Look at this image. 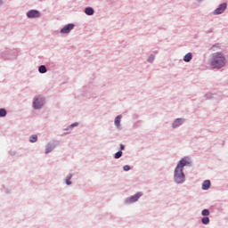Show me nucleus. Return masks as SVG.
<instances>
[{"mask_svg":"<svg viewBox=\"0 0 228 228\" xmlns=\"http://www.w3.org/2000/svg\"><path fill=\"white\" fill-rule=\"evenodd\" d=\"M200 222L203 223V224H208V223H210V219L208 217H203Z\"/></svg>","mask_w":228,"mask_h":228,"instance_id":"obj_14","label":"nucleus"},{"mask_svg":"<svg viewBox=\"0 0 228 228\" xmlns=\"http://www.w3.org/2000/svg\"><path fill=\"white\" fill-rule=\"evenodd\" d=\"M119 149H120L121 151H123V150H125V146H123V144H120V145H119Z\"/></svg>","mask_w":228,"mask_h":228,"instance_id":"obj_23","label":"nucleus"},{"mask_svg":"<svg viewBox=\"0 0 228 228\" xmlns=\"http://www.w3.org/2000/svg\"><path fill=\"white\" fill-rule=\"evenodd\" d=\"M183 123V118H177L176 121H175V123H173V128H177Z\"/></svg>","mask_w":228,"mask_h":228,"instance_id":"obj_8","label":"nucleus"},{"mask_svg":"<svg viewBox=\"0 0 228 228\" xmlns=\"http://www.w3.org/2000/svg\"><path fill=\"white\" fill-rule=\"evenodd\" d=\"M37 140H38V138H37V135H32V136H30V138L28 139V142H29L30 143H35V142H37Z\"/></svg>","mask_w":228,"mask_h":228,"instance_id":"obj_12","label":"nucleus"},{"mask_svg":"<svg viewBox=\"0 0 228 228\" xmlns=\"http://www.w3.org/2000/svg\"><path fill=\"white\" fill-rule=\"evenodd\" d=\"M122 154H123V152L118 151V152H116V155L114 156V158L116 159H119V158H121Z\"/></svg>","mask_w":228,"mask_h":228,"instance_id":"obj_18","label":"nucleus"},{"mask_svg":"<svg viewBox=\"0 0 228 228\" xmlns=\"http://www.w3.org/2000/svg\"><path fill=\"white\" fill-rule=\"evenodd\" d=\"M226 8H227L226 4H220V6L217 7V9H216V11H214V15H220V14L224 13V12L225 11Z\"/></svg>","mask_w":228,"mask_h":228,"instance_id":"obj_6","label":"nucleus"},{"mask_svg":"<svg viewBox=\"0 0 228 228\" xmlns=\"http://www.w3.org/2000/svg\"><path fill=\"white\" fill-rule=\"evenodd\" d=\"M40 17V12L37 10H30L27 12V18L37 19Z\"/></svg>","mask_w":228,"mask_h":228,"instance_id":"obj_5","label":"nucleus"},{"mask_svg":"<svg viewBox=\"0 0 228 228\" xmlns=\"http://www.w3.org/2000/svg\"><path fill=\"white\" fill-rule=\"evenodd\" d=\"M74 28V24H69L61 29V34H69Z\"/></svg>","mask_w":228,"mask_h":228,"instance_id":"obj_7","label":"nucleus"},{"mask_svg":"<svg viewBox=\"0 0 228 228\" xmlns=\"http://www.w3.org/2000/svg\"><path fill=\"white\" fill-rule=\"evenodd\" d=\"M85 13H86V15L91 16V15H93L94 11H93V9H92L91 7H87V8H86V10H85Z\"/></svg>","mask_w":228,"mask_h":228,"instance_id":"obj_11","label":"nucleus"},{"mask_svg":"<svg viewBox=\"0 0 228 228\" xmlns=\"http://www.w3.org/2000/svg\"><path fill=\"white\" fill-rule=\"evenodd\" d=\"M75 126H77V123H74V124L70 125V127H75Z\"/></svg>","mask_w":228,"mask_h":228,"instance_id":"obj_24","label":"nucleus"},{"mask_svg":"<svg viewBox=\"0 0 228 228\" xmlns=\"http://www.w3.org/2000/svg\"><path fill=\"white\" fill-rule=\"evenodd\" d=\"M121 121V116H118L116 117V119L114 120V124L116 125V126L119 127V123Z\"/></svg>","mask_w":228,"mask_h":228,"instance_id":"obj_13","label":"nucleus"},{"mask_svg":"<svg viewBox=\"0 0 228 228\" xmlns=\"http://www.w3.org/2000/svg\"><path fill=\"white\" fill-rule=\"evenodd\" d=\"M45 71H46L45 66L38 67V72H40V74H44V73H45Z\"/></svg>","mask_w":228,"mask_h":228,"instance_id":"obj_15","label":"nucleus"},{"mask_svg":"<svg viewBox=\"0 0 228 228\" xmlns=\"http://www.w3.org/2000/svg\"><path fill=\"white\" fill-rule=\"evenodd\" d=\"M4 117H6V110L0 109V118H4Z\"/></svg>","mask_w":228,"mask_h":228,"instance_id":"obj_16","label":"nucleus"},{"mask_svg":"<svg viewBox=\"0 0 228 228\" xmlns=\"http://www.w3.org/2000/svg\"><path fill=\"white\" fill-rule=\"evenodd\" d=\"M71 184V183H70V177H69L68 179H67V185H70Z\"/></svg>","mask_w":228,"mask_h":228,"instance_id":"obj_22","label":"nucleus"},{"mask_svg":"<svg viewBox=\"0 0 228 228\" xmlns=\"http://www.w3.org/2000/svg\"><path fill=\"white\" fill-rule=\"evenodd\" d=\"M225 56L222 53H212V59L210 60V66L214 69H222L225 66Z\"/></svg>","mask_w":228,"mask_h":228,"instance_id":"obj_2","label":"nucleus"},{"mask_svg":"<svg viewBox=\"0 0 228 228\" xmlns=\"http://www.w3.org/2000/svg\"><path fill=\"white\" fill-rule=\"evenodd\" d=\"M148 61L150 62L153 61V55L150 56V58L148 59Z\"/></svg>","mask_w":228,"mask_h":228,"instance_id":"obj_21","label":"nucleus"},{"mask_svg":"<svg viewBox=\"0 0 228 228\" xmlns=\"http://www.w3.org/2000/svg\"><path fill=\"white\" fill-rule=\"evenodd\" d=\"M140 197H142V192H138V193L131 196L126 200H125V202H126L127 204L134 203V202L138 201V199H140Z\"/></svg>","mask_w":228,"mask_h":228,"instance_id":"obj_4","label":"nucleus"},{"mask_svg":"<svg viewBox=\"0 0 228 228\" xmlns=\"http://www.w3.org/2000/svg\"><path fill=\"white\" fill-rule=\"evenodd\" d=\"M131 168L129 167V166H124L123 167V171H125V172H127V171H129Z\"/></svg>","mask_w":228,"mask_h":228,"instance_id":"obj_20","label":"nucleus"},{"mask_svg":"<svg viewBox=\"0 0 228 228\" xmlns=\"http://www.w3.org/2000/svg\"><path fill=\"white\" fill-rule=\"evenodd\" d=\"M192 59V55L191 53H187V54H185V56H183V61L184 62H190Z\"/></svg>","mask_w":228,"mask_h":228,"instance_id":"obj_9","label":"nucleus"},{"mask_svg":"<svg viewBox=\"0 0 228 228\" xmlns=\"http://www.w3.org/2000/svg\"><path fill=\"white\" fill-rule=\"evenodd\" d=\"M210 188V181L207 180L203 182V191H207Z\"/></svg>","mask_w":228,"mask_h":228,"instance_id":"obj_10","label":"nucleus"},{"mask_svg":"<svg viewBox=\"0 0 228 228\" xmlns=\"http://www.w3.org/2000/svg\"><path fill=\"white\" fill-rule=\"evenodd\" d=\"M44 105V99L41 97L35 98V102H32V108L38 110Z\"/></svg>","mask_w":228,"mask_h":228,"instance_id":"obj_3","label":"nucleus"},{"mask_svg":"<svg viewBox=\"0 0 228 228\" xmlns=\"http://www.w3.org/2000/svg\"><path fill=\"white\" fill-rule=\"evenodd\" d=\"M201 215H203V216H208L210 215V212L208 211V209H205L203 210V212H201Z\"/></svg>","mask_w":228,"mask_h":228,"instance_id":"obj_19","label":"nucleus"},{"mask_svg":"<svg viewBox=\"0 0 228 228\" xmlns=\"http://www.w3.org/2000/svg\"><path fill=\"white\" fill-rule=\"evenodd\" d=\"M52 151H53V146H48L45 148V154H48L49 152H52Z\"/></svg>","mask_w":228,"mask_h":228,"instance_id":"obj_17","label":"nucleus"},{"mask_svg":"<svg viewBox=\"0 0 228 228\" xmlns=\"http://www.w3.org/2000/svg\"><path fill=\"white\" fill-rule=\"evenodd\" d=\"M190 166V159L183 158L178 162V165L176 166V168L175 169V182L176 183L180 184L183 183L184 181V175H183V167Z\"/></svg>","mask_w":228,"mask_h":228,"instance_id":"obj_1","label":"nucleus"}]
</instances>
